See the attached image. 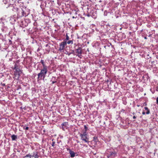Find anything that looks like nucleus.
I'll list each match as a JSON object with an SVG mask.
<instances>
[{"label": "nucleus", "mask_w": 158, "mask_h": 158, "mask_svg": "<svg viewBox=\"0 0 158 158\" xmlns=\"http://www.w3.org/2000/svg\"><path fill=\"white\" fill-rule=\"evenodd\" d=\"M67 43L68 44H73V42L72 40H69V41H68L67 42Z\"/></svg>", "instance_id": "nucleus-14"}, {"label": "nucleus", "mask_w": 158, "mask_h": 158, "mask_svg": "<svg viewBox=\"0 0 158 158\" xmlns=\"http://www.w3.org/2000/svg\"><path fill=\"white\" fill-rule=\"evenodd\" d=\"M81 54H78L77 55V56H78V57H79L80 58H82Z\"/></svg>", "instance_id": "nucleus-17"}, {"label": "nucleus", "mask_w": 158, "mask_h": 158, "mask_svg": "<svg viewBox=\"0 0 158 158\" xmlns=\"http://www.w3.org/2000/svg\"><path fill=\"white\" fill-rule=\"evenodd\" d=\"M136 118V117L135 115H134L133 117V119H135Z\"/></svg>", "instance_id": "nucleus-25"}, {"label": "nucleus", "mask_w": 158, "mask_h": 158, "mask_svg": "<svg viewBox=\"0 0 158 158\" xmlns=\"http://www.w3.org/2000/svg\"><path fill=\"white\" fill-rule=\"evenodd\" d=\"M94 139H95V137H94Z\"/></svg>", "instance_id": "nucleus-30"}, {"label": "nucleus", "mask_w": 158, "mask_h": 158, "mask_svg": "<svg viewBox=\"0 0 158 158\" xmlns=\"http://www.w3.org/2000/svg\"><path fill=\"white\" fill-rule=\"evenodd\" d=\"M76 52L77 54H81L82 50L81 48L80 47H78V48L76 49Z\"/></svg>", "instance_id": "nucleus-10"}, {"label": "nucleus", "mask_w": 158, "mask_h": 158, "mask_svg": "<svg viewBox=\"0 0 158 158\" xmlns=\"http://www.w3.org/2000/svg\"><path fill=\"white\" fill-rule=\"evenodd\" d=\"M55 142H53L52 143V147H54L55 145Z\"/></svg>", "instance_id": "nucleus-19"}, {"label": "nucleus", "mask_w": 158, "mask_h": 158, "mask_svg": "<svg viewBox=\"0 0 158 158\" xmlns=\"http://www.w3.org/2000/svg\"><path fill=\"white\" fill-rule=\"evenodd\" d=\"M156 103L157 104H158V97H157V98H156Z\"/></svg>", "instance_id": "nucleus-20"}, {"label": "nucleus", "mask_w": 158, "mask_h": 158, "mask_svg": "<svg viewBox=\"0 0 158 158\" xmlns=\"http://www.w3.org/2000/svg\"><path fill=\"white\" fill-rule=\"evenodd\" d=\"M106 13H107V11H105L104 12V15L105 16H106L107 15L106 14V15L105 14H106Z\"/></svg>", "instance_id": "nucleus-23"}, {"label": "nucleus", "mask_w": 158, "mask_h": 158, "mask_svg": "<svg viewBox=\"0 0 158 158\" xmlns=\"http://www.w3.org/2000/svg\"><path fill=\"white\" fill-rule=\"evenodd\" d=\"M106 13H107V11H105L104 12V15L105 16H106L107 15L106 14V15L105 14H106Z\"/></svg>", "instance_id": "nucleus-22"}, {"label": "nucleus", "mask_w": 158, "mask_h": 158, "mask_svg": "<svg viewBox=\"0 0 158 158\" xmlns=\"http://www.w3.org/2000/svg\"><path fill=\"white\" fill-rule=\"evenodd\" d=\"M69 37L68 35L67 34L66 35V38L65 39V41H66L67 42V41H68L69 40Z\"/></svg>", "instance_id": "nucleus-16"}, {"label": "nucleus", "mask_w": 158, "mask_h": 158, "mask_svg": "<svg viewBox=\"0 0 158 158\" xmlns=\"http://www.w3.org/2000/svg\"><path fill=\"white\" fill-rule=\"evenodd\" d=\"M135 113H133V115H135Z\"/></svg>", "instance_id": "nucleus-29"}, {"label": "nucleus", "mask_w": 158, "mask_h": 158, "mask_svg": "<svg viewBox=\"0 0 158 158\" xmlns=\"http://www.w3.org/2000/svg\"><path fill=\"white\" fill-rule=\"evenodd\" d=\"M31 157H35L34 158H38L39 156L38 155V153L36 151L34 152L31 156Z\"/></svg>", "instance_id": "nucleus-8"}, {"label": "nucleus", "mask_w": 158, "mask_h": 158, "mask_svg": "<svg viewBox=\"0 0 158 158\" xmlns=\"http://www.w3.org/2000/svg\"><path fill=\"white\" fill-rule=\"evenodd\" d=\"M157 89H158V88H157Z\"/></svg>", "instance_id": "nucleus-31"}, {"label": "nucleus", "mask_w": 158, "mask_h": 158, "mask_svg": "<svg viewBox=\"0 0 158 158\" xmlns=\"http://www.w3.org/2000/svg\"><path fill=\"white\" fill-rule=\"evenodd\" d=\"M68 122H64L61 124L62 128L64 131H65L66 129L68 127Z\"/></svg>", "instance_id": "nucleus-6"}, {"label": "nucleus", "mask_w": 158, "mask_h": 158, "mask_svg": "<svg viewBox=\"0 0 158 158\" xmlns=\"http://www.w3.org/2000/svg\"><path fill=\"white\" fill-rule=\"evenodd\" d=\"M106 153L108 154L107 156L108 158H113L116 155V153L115 152H110L109 150H107Z\"/></svg>", "instance_id": "nucleus-4"}, {"label": "nucleus", "mask_w": 158, "mask_h": 158, "mask_svg": "<svg viewBox=\"0 0 158 158\" xmlns=\"http://www.w3.org/2000/svg\"><path fill=\"white\" fill-rule=\"evenodd\" d=\"M48 68L43 67V68L41 70L40 72L38 74V81L42 79L44 80L47 73Z\"/></svg>", "instance_id": "nucleus-1"}, {"label": "nucleus", "mask_w": 158, "mask_h": 158, "mask_svg": "<svg viewBox=\"0 0 158 158\" xmlns=\"http://www.w3.org/2000/svg\"><path fill=\"white\" fill-rule=\"evenodd\" d=\"M67 42L66 41H64L61 42L60 44V48L59 50L61 51L63 50Z\"/></svg>", "instance_id": "nucleus-5"}, {"label": "nucleus", "mask_w": 158, "mask_h": 158, "mask_svg": "<svg viewBox=\"0 0 158 158\" xmlns=\"http://www.w3.org/2000/svg\"><path fill=\"white\" fill-rule=\"evenodd\" d=\"M56 81H53L52 82V84H54L55 83H56Z\"/></svg>", "instance_id": "nucleus-24"}, {"label": "nucleus", "mask_w": 158, "mask_h": 158, "mask_svg": "<svg viewBox=\"0 0 158 158\" xmlns=\"http://www.w3.org/2000/svg\"><path fill=\"white\" fill-rule=\"evenodd\" d=\"M12 140H15L17 138V136L15 135H13L11 136Z\"/></svg>", "instance_id": "nucleus-11"}, {"label": "nucleus", "mask_w": 158, "mask_h": 158, "mask_svg": "<svg viewBox=\"0 0 158 158\" xmlns=\"http://www.w3.org/2000/svg\"><path fill=\"white\" fill-rule=\"evenodd\" d=\"M15 71V77L16 79H18L22 71L19 68H15L14 69Z\"/></svg>", "instance_id": "nucleus-3"}, {"label": "nucleus", "mask_w": 158, "mask_h": 158, "mask_svg": "<svg viewBox=\"0 0 158 158\" xmlns=\"http://www.w3.org/2000/svg\"><path fill=\"white\" fill-rule=\"evenodd\" d=\"M69 149H69V148H67V151H69Z\"/></svg>", "instance_id": "nucleus-27"}, {"label": "nucleus", "mask_w": 158, "mask_h": 158, "mask_svg": "<svg viewBox=\"0 0 158 158\" xmlns=\"http://www.w3.org/2000/svg\"><path fill=\"white\" fill-rule=\"evenodd\" d=\"M80 136L81 137V139L84 141L85 142L88 143L89 142V139L86 132V130H85L83 133L80 134Z\"/></svg>", "instance_id": "nucleus-2"}, {"label": "nucleus", "mask_w": 158, "mask_h": 158, "mask_svg": "<svg viewBox=\"0 0 158 158\" xmlns=\"http://www.w3.org/2000/svg\"><path fill=\"white\" fill-rule=\"evenodd\" d=\"M40 62L42 64L43 67H48L45 65V64L44 63V61L43 60H41L40 61Z\"/></svg>", "instance_id": "nucleus-13"}, {"label": "nucleus", "mask_w": 158, "mask_h": 158, "mask_svg": "<svg viewBox=\"0 0 158 158\" xmlns=\"http://www.w3.org/2000/svg\"><path fill=\"white\" fill-rule=\"evenodd\" d=\"M23 129H24L27 130H28L29 127H25L24 126L23 127Z\"/></svg>", "instance_id": "nucleus-18"}, {"label": "nucleus", "mask_w": 158, "mask_h": 158, "mask_svg": "<svg viewBox=\"0 0 158 158\" xmlns=\"http://www.w3.org/2000/svg\"><path fill=\"white\" fill-rule=\"evenodd\" d=\"M144 108L145 110H147V112H146V114H150V110H149V109H148V108L147 107H145Z\"/></svg>", "instance_id": "nucleus-12"}, {"label": "nucleus", "mask_w": 158, "mask_h": 158, "mask_svg": "<svg viewBox=\"0 0 158 158\" xmlns=\"http://www.w3.org/2000/svg\"><path fill=\"white\" fill-rule=\"evenodd\" d=\"M144 38V39H147V37H145Z\"/></svg>", "instance_id": "nucleus-28"}, {"label": "nucleus", "mask_w": 158, "mask_h": 158, "mask_svg": "<svg viewBox=\"0 0 158 158\" xmlns=\"http://www.w3.org/2000/svg\"><path fill=\"white\" fill-rule=\"evenodd\" d=\"M25 157H29L30 158H31V155L30 154H28L26 155L25 156Z\"/></svg>", "instance_id": "nucleus-15"}, {"label": "nucleus", "mask_w": 158, "mask_h": 158, "mask_svg": "<svg viewBox=\"0 0 158 158\" xmlns=\"http://www.w3.org/2000/svg\"><path fill=\"white\" fill-rule=\"evenodd\" d=\"M84 128L85 129V130H86V131H87V127L86 125L84 126Z\"/></svg>", "instance_id": "nucleus-21"}, {"label": "nucleus", "mask_w": 158, "mask_h": 158, "mask_svg": "<svg viewBox=\"0 0 158 158\" xmlns=\"http://www.w3.org/2000/svg\"><path fill=\"white\" fill-rule=\"evenodd\" d=\"M69 153L70 155V156L71 157H73L75 156V153L74 152L71 150V149H69Z\"/></svg>", "instance_id": "nucleus-9"}, {"label": "nucleus", "mask_w": 158, "mask_h": 158, "mask_svg": "<svg viewBox=\"0 0 158 158\" xmlns=\"http://www.w3.org/2000/svg\"><path fill=\"white\" fill-rule=\"evenodd\" d=\"M10 0H3V2L5 5H7V8L11 6L12 4L10 2Z\"/></svg>", "instance_id": "nucleus-7"}, {"label": "nucleus", "mask_w": 158, "mask_h": 158, "mask_svg": "<svg viewBox=\"0 0 158 158\" xmlns=\"http://www.w3.org/2000/svg\"><path fill=\"white\" fill-rule=\"evenodd\" d=\"M145 112L144 111H143L142 112V114L143 115H144L145 114Z\"/></svg>", "instance_id": "nucleus-26"}]
</instances>
